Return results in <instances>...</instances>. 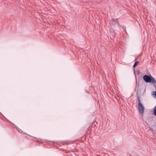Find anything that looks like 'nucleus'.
I'll list each match as a JSON object with an SVG mask.
<instances>
[{
  "mask_svg": "<svg viewBox=\"0 0 156 156\" xmlns=\"http://www.w3.org/2000/svg\"><path fill=\"white\" fill-rule=\"evenodd\" d=\"M143 79L146 83H152L156 89V81L150 74V75L145 74L143 76Z\"/></svg>",
  "mask_w": 156,
  "mask_h": 156,
  "instance_id": "nucleus-1",
  "label": "nucleus"
},
{
  "mask_svg": "<svg viewBox=\"0 0 156 156\" xmlns=\"http://www.w3.org/2000/svg\"><path fill=\"white\" fill-rule=\"evenodd\" d=\"M0 115H2V113L0 112Z\"/></svg>",
  "mask_w": 156,
  "mask_h": 156,
  "instance_id": "nucleus-9",
  "label": "nucleus"
},
{
  "mask_svg": "<svg viewBox=\"0 0 156 156\" xmlns=\"http://www.w3.org/2000/svg\"><path fill=\"white\" fill-rule=\"evenodd\" d=\"M140 73V71L139 70H138L137 71V75L139 74Z\"/></svg>",
  "mask_w": 156,
  "mask_h": 156,
  "instance_id": "nucleus-8",
  "label": "nucleus"
},
{
  "mask_svg": "<svg viewBox=\"0 0 156 156\" xmlns=\"http://www.w3.org/2000/svg\"><path fill=\"white\" fill-rule=\"evenodd\" d=\"M139 86V83H137V82H136V88H137V90L138 89V88Z\"/></svg>",
  "mask_w": 156,
  "mask_h": 156,
  "instance_id": "nucleus-7",
  "label": "nucleus"
},
{
  "mask_svg": "<svg viewBox=\"0 0 156 156\" xmlns=\"http://www.w3.org/2000/svg\"><path fill=\"white\" fill-rule=\"evenodd\" d=\"M138 109L140 114L143 117L145 109V107L143 104H140L139 105H138Z\"/></svg>",
  "mask_w": 156,
  "mask_h": 156,
  "instance_id": "nucleus-2",
  "label": "nucleus"
},
{
  "mask_svg": "<svg viewBox=\"0 0 156 156\" xmlns=\"http://www.w3.org/2000/svg\"><path fill=\"white\" fill-rule=\"evenodd\" d=\"M9 122L10 123H12V124H13V125H14V124H13L11 122L9 121Z\"/></svg>",
  "mask_w": 156,
  "mask_h": 156,
  "instance_id": "nucleus-10",
  "label": "nucleus"
},
{
  "mask_svg": "<svg viewBox=\"0 0 156 156\" xmlns=\"http://www.w3.org/2000/svg\"><path fill=\"white\" fill-rule=\"evenodd\" d=\"M138 63H139V61H138L135 62H134V64L133 65V67H136Z\"/></svg>",
  "mask_w": 156,
  "mask_h": 156,
  "instance_id": "nucleus-4",
  "label": "nucleus"
},
{
  "mask_svg": "<svg viewBox=\"0 0 156 156\" xmlns=\"http://www.w3.org/2000/svg\"><path fill=\"white\" fill-rule=\"evenodd\" d=\"M16 128L17 129L18 131V132L20 133H22L23 134L25 133L23 132L21 129H20L18 127H16Z\"/></svg>",
  "mask_w": 156,
  "mask_h": 156,
  "instance_id": "nucleus-3",
  "label": "nucleus"
},
{
  "mask_svg": "<svg viewBox=\"0 0 156 156\" xmlns=\"http://www.w3.org/2000/svg\"><path fill=\"white\" fill-rule=\"evenodd\" d=\"M137 100H138V105H139V104H143L142 103H141L140 102V98H139V96H137Z\"/></svg>",
  "mask_w": 156,
  "mask_h": 156,
  "instance_id": "nucleus-6",
  "label": "nucleus"
},
{
  "mask_svg": "<svg viewBox=\"0 0 156 156\" xmlns=\"http://www.w3.org/2000/svg\"><path fill=\"white\" fill-rule=\"evenodd\" d=\"M154 115L156 116V105L155 106V107H154Z\"/></svg>",
  "mask_w": 156,
  "mask_h": 156,
  "instance_id": "nucleus-5",
  "label": "nucleus"
}]
</instances>
